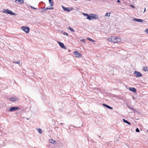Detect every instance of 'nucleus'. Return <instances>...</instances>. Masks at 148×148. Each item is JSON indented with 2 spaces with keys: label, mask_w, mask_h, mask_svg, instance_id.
Instances as JSON below:
<instances>
[{
  "label": "nucleus",
  "mask_w": 148,
  "mask_h": 148,
  "mask_svg": "<svg viewBox=\"0 0 148 148\" xmlns=\"http://www.w3.org/2000/svg\"><path fill=\"white\" fill-rule=\"evenodd\" d=\"M108 40L109 41L112 42L117 43L120 42L121 40V39L119 37H116L114 36H112L109 38Z\"/></svg>",
  "instance_id": "nucleus-1"
},
{
  "label": "nucleus",
  "mask_w": 148,
  "mask_h": 148,
  "mask_svg": "<svg viewBox=\"0 0 148 148\" xmlns=\"http://www.w3.org/2000/svg\"><path fill=\"white\" fill-rule=\"evenodd\" d=\"M2 12L8 14L12 15H16L15 13H14L12 11L8 9H3L2 10Z\"/></svg>",
  "instance_id": "nucleus-2"
},
{
  "label": "nucleus",
  "mask_w": 148,
  "mask_h": 148,
  "mask_svg": "<svg viewBox=\"0 0 148 148\" xmlns=\"http://www.w3.org/2000/svg\"><path fill=\"white\" fill-rule=\"evenodd\" d=\"M22 29L27 33H28L30 29L28 26H22L21 27Z\"/></svg>",
  "instance_id": "nucleus-3"
},
{
  "label": "nucleus",
  "mask_w": 148,
  "mask_h": 148,
  "mask_svg": "<svg viewBox=\"0 0 148 148\" xmlns=\"http://www.w3.org/2000/svg\"><path fill=\"white\" fill-rule=\"evenodd\" d=\"M62 8L63 10L68 12H70L72 10H73V8H66L63 6H62Z\"/></svg>",
  "instance_id": "nucleus-4"
},
{
  "label": "nucleus",
  "mask_w": 148,
  "mask_h": 148,
  "mask_svg": "<svg viewBox=\"0 0 148 148\" xmlns=\"http://www.w3.org/2000/svg\"><path fill=\"white\" fill-rule=\"evenodd\" d=\"M74 54L75 56L76 57L80 58L82 56L81 53H79L77 51H75L74 52Z\"/></svg>",
  "instance_id": "nucleus-5"
},
{
  "label": "nucleus",
  "mask_w": 148,
  "mask_h": 148,
  "mask_svg": "<svg viewBox=\"0 0 148 148\" xmlns=\"http://www.w3.org/2000/svg\"><path fill=\"white\" fill-rule=\"evenodd\" d=\"M18 109H19L18 107H11L9 110V111L10 112H13L16 110Z\"/></svg>",
  "instance_id": "nucleus-6"
},
{
  "label": "nucleus",
  "mask_w": 148,
  "mask_h": 148,
  "mask_svg": "<svg viewBox=\"0 0 148 148\" xmlns=\"http://www.w3.org/2000/svg\"><path fill=\"white\" fill-rule=\"evenodd\" d=\"M134 74L136 76V77H139L142 76V74L140 72L137 71H135L134 73Z\"/></svg>",
  "instance_id": "nucleus-7"
},
{
  "label": "nucleus",
  "mask_w": 148,
  "mask_h": 148,
  "mask_svg": "<svg viewBox=\"0 0 148 148\" xmlns=\"http://www.w3.org/2000/svg\"><path fill=\"white\" fill-rule=\"evenodd\" d=\"M90 15L92 16V19H94L95 20H96L98 19L99 18L97 14H91Z\"/></svg>",
  "instance_id": "nucleus-8"
},
{
  "label": "nucleus",
  "mask_w": 148,
  "mask_h": 148,
  "mask_svg": "<svg viewBox=\"0 0 148 148\" xmlns=\"http://www.w3.org/2000/svg\"><path fill=\"white\" fill-rule=\"evenodd\" d=\"M58 42L62 48L64 49H66V48L65 45L63 43L59 41H58Z\"/></svg>",
  "instance_id": "nucleus-9"
},
{
  "label": "nucleus",
  "mask_w": 148,
  "mask_h": 148,
  "mask_svg": "<svg viewBox=\"0 0 148 148\" xmlns=\"http://www.w3.org/2000/svg\"><path fill=\"white\" fill-rule=\"evenodd\" d=\"M133 20L134 21L138 22H143V21H144L143 20L139 19H138L135 18H134V19H133Z\"/></svg>",
  "instance_id": "nucleus-10"
},
{
  "label": "nucleus",
  "mask_w": 148,
  "mask_h": 148,
  "mask_svg": "<svg viewBox=\"0 0 148 148\" xmlns=\"http://www.w3.org/2000/svg\"><path fill=\"white\" fill-rule=\"evenodd\" d=\"M15 1L16 3L19 4L23 3L24 2L23 0H15Z\"/></svg>",
  "instance_id": "nucleus-11"
},
{
  "label": "nucleus",
  "mask_w": 148,
  "mask_h": 148,
  "mask_svg": "<svg viewBox=\"0 0 148 148\" xmlns=\"http://www.w3.org/2000/svg\"><path fill=\"white\" fill-rule=\"evenodd\" d=\"M103 105L105 106L108 109H113L112 108L110 107V106L108 105L107 104H106L105 103H103Z\"/></svg>",
  "instance_id": "nucleus-12"
},
{
  "label": "nucleus",
  "mask_w": 148,
  "mask_h": 148,
  "mask_svg": "<svg viewBox=\"0 0 148 148\" xmlns=\"http://www.w3.org/2000/svg\"><path fill=\"white\" fill-rule=\"evenodd\" d=\"M129 90L134 92H136V89L134 87L130 88Z\"/></svg>",
  "instance_id": "nucleus-13"
},
{
  "label": "nucleus",
  "mask_w": 148,
  "mask_h": 148,
  "mask_svg": "<svg viewBox=\"0 0 148 148\" xmlns=\"http://www.w3.org/2000/svg\"><path fill=\"white\" fill-rule=\"evenodd\" d=\"M17 100V98L16 97H11L9 101H13Z\"/></svg>",
  "instance_id": "nucleus-14"
},
{
  "label": "nucleus",
  "mask_w": 148,
  "mask_h": 148,
  "mask_svg": "<svg viewBox=\"0 0 148 148\" xmlns=\"http://www.w3.org/2000/svg\"><path fill=\"white\" fill-rule=\"evenodd\" d=\"M123 121L124 123H126L129 125H130L131 124V123L130 122H129L127 120H125V119H123Z\"/></svg>",
  "instance_id": "nucleus-15"
},
{
  "label": "nucleus",
  "mask_w": 148,
  "mask_h": 148,
  "mask_svg": "<svg viewBox=\"0 0 148 148\" xmlns=\"http://www.w3.org/2000/svg\"><path fill=\"white\" fill-rule=\"evenodd\" d=\"M49 1V2L50 3V5L51 6H52L53 5V3L52 0H48Z\"/></svg>",
  "instance_id": "nucleus-16"
},
{
  "label": "nucleus",
  "mask_w": 148,
  "mask_h": 148,
  "mask_svg": "<svg viewBox=\"0 0 148 148\" xmlns=\"http://www.w3.org/2000/svg\"><path fill=\"white\" fill-rule=\"evenodd\" d=\"M86 18L89 20H91L92 19V16L88 14Z\"/></svg>",
  "instance_id": "nucleus-17"
},
{
  "label": "nucleus",
  "mask_w": 148,
  "mask_h": 148,
  "mask_svg": "<svg viewBox=\"0 0 148 148\" xmlns=\"http://www.w3.org/2000/svg\"><path fill=\"white\" fill-rule=\"evenodd\" d=\"M49 142L51 143L54 144V143L56 142V141L55 140H53V139H50Z\"/></svg>",
  "instance_id": "nucleus-18"
},
{
  "label": "nucleus",
  "mask_w": 148,
  "mask_h": 148,
  "mask_svg": "<svg viewBox=\"0 0 148 148\" xmlns=\"http://www.w3.org/2000/svg\"><path fill=\"white\" fill-rule=\"evenodd\" d=\"M127 107L129 109H130L131 110H132L133 111H136V110H134V108L131 106L130 107L129 106H127Z\"/></svg>",
  "instance_id": "nucleus-19"
},
{
  "label": "nucleus",
  "mask_w": 148,
  "mask_h": 148,
  "mask_svg": "<svg viewBox=\"0 0 148 148\" xmlns=\"http://www.w3.org/2000/svg\"><path fill=\"white\" fill-rule=\"evenodd\" d=\"M68 29L70 31L72 32H74L75 31L74 30V29L72 28H71V27H69L68 28Z\"/></svg>",
  "instance_id": "nucleus-20"
},
{
  "label": "nucleus",
  "mask_w": 148,
  "mask_h": 148,
  "mask_svg": "<svg viewBox=\"0 0 148 148\" xmlns=\"http://www.w3.org/2000/svg\"><path fill=\"white\" fill-rule=\"evenodd\" d=\"M111 13L110 12L107 13L105 15V16H108V17H110V14Z\"/></svg>",
  "instance_id": "nucleus-21"
},
{
  "label": "nucleus",
  "mask_w": 148,
  "mask_h": 148,
  "mask_svg": "<svg viewBox=\"0 0 148 148\" xmlns=\"http://www.w3.org/2000/svg\"><path fill=\"white\" fill-rule=\"evenodd\" d=\"M143 69L145 71H148V68L147 67H144Z\"/></svg>",
  "instance_id": "nucleus-22"
},
{
  "label": "nucleus",
  "mask_w": 148,
  "mask_h": 148,
  "mask_svg": "<svg viewBox=\"0 0 148 148\" xmlns=\"http://www.w3.org/2000/svg\"><path fill=\"white\" fill-rule=\"evenodd\" d=\"M38 131L39 133L40 134H42V130L40 128L38 129Z\"/></svg>",
  "instance_id": "nucleus-23"
},
{
  "label": "nucleus",
  "mask_w": 148,
  "mask_h": 148,
  "mask_svg": "<svg viewBox=\"0 0 148 148\" xmlns=\"http://www.w3.org/2000/svg\"><path fill=\"white\" fill-rule=\"evenodd\" d=\"M87 39L88 40H89L91 42H95V41L94 40H92V38H87Z\"/></svg>",
  "instance_id": "nucleus-24"
},
{
  "label": "nucleus",
  "mask_w": 148,
  "mask_h": 148,
  "mask_svg": "<svg viewBox=\"0 0 148 148\" xmlns=\"http://www.w3.org/2000/svg\"><path fill=\"white\" fill-rule=\"evenodd\" d=\"M29 7H30L31 8H32V9H33L37 10L38 9L37 8H35L34 7L32 6L31 5H30L29 6Z\"/></svg>",
  "instance_id": "nucleus-25"
},
{
  "label": "nucleus",
  "mask_w": 148,
  "mask_h": 148,
  "mask_svg": "<svg viewBox=\"0 0 148 148\" xmlns=\"http://www.w3.org/2000/svg\"><path fill=\"white\" fill-rule=\"evenodd\" d=\"M62 32H63V34L65 35H66V36H68L69 35V34L66 32H63V31H62Z\"/></svg>",
  "instance_id": "nucleus-26"
},
{
  "label": "nucleus",
  "mask_w": 148,
  "mask_h": 148,
  "mask_svg": "<svg viewBox=\"0 0 148 148\" xmlns=\"http://www.w3.org/2000/svg\"><path fill=\"white\" fill-rule=\"evenodd\" d=\"M13 63H15V64H19L20 63V61H13Z\"/></svg>",
  "instance_id": "nucleus-27"
},
{
  "label": "nucleus",
  "mask_w": 148,
  "mask_h": 148,
  "mask_svg": "<svg viewBox=\"0 0 148 148\" xmlns=\"http://www.w3.org/2000/svg\"><path fill=\"white\" fill-rule=\"evenodd\" d=\"M136 132H140V130L138 128H137L136 129Z\"/></svg>",
  "instance_id": "nucleus-28"
},
{
  "label": "nucleus",
  "mask_w": 148,
  "mask_h": 148,
  "mask_svg": "<svg viewBox=\"0 0 148 148\" xmlns=\"http://www.w3.org/2000/svg\"><path fill=\"white\" fill-rule=\"evenodd\" d=\"M47 8H45V7H43V8H41V9H42V10H47L49 9H47Z\"/></svg>",
  "instance_id": "nucleus-29"
},
{
  "label": "nucleus",
  "mask_w": 148,
  "mask_h": 148,
  "mask_svg": "<svg viewBox=\"0 0 148 148\" xmlns=\"http://www.w3.org/2000/svg\"><path fill=\"white\" fill-rule=\"evenodd\" d=\"M83 14H84V15L85 16L87 17V16L88 15V14H87V13H83Z\"/></svg>",
  "instance_id": "nucleus-30"
},
{
  "label": "nucleus",
  "mask_w": 148,
  "mask_h": 148,
  "mask_svg": "<svg viewBox=\"0 0 148 148\" xmlns=\"http://www.w3.org/2000/svg\"><path fill=\"white\" fill-rule=\"evenodd\" d=\"M145 32L148 34V29H146L145 30Z\"/></svg>",
  "instance_id": "nucleus-31"
},
{
  "label": "nucleus",
  "mask_w": 148,
  "mask_h": 148,
  "mask_svg": "<svg viewBox=\"0 0 148 148\" xmlns=\"http://www.w3.org/2000/svg\"><path fill=\"white\" fill-rule=\"evenodd\" d=\"M83 42H85V40L84 39H83L81 40Z\"/></svg>",
  "instance_id": "nucleus-32"
},
{
  "label": "nucleus",
  "mask_w": 148,
  "mask_h": 148,
  "mask_svg": "<svg viewBox=\"0 0 148 148\" xmlns=\"http://www.w3.org/2000/svg\"><path fill=\"white\" fill-rule=\"evenodd\" d=\"M53 9V8H48L47 7V9Z\"/></svg>",
  "instance_id": "nucleus-33"
},
{
  "label": "nucleus",
  "mask_w": 148,
  "mask_h": 148,
  "mask_svg": "<svg viewBox=\"0 0 148 148\" xmlns=\"http://www.w3.org/2000/svg\"><path fill=\"white\" fill-rule=\"evenodd\" d=\"M130 6H131L132 8H134L135 7L133 5H130Z\"/></svg>",
  "instance_id": "nucleus-34"
},
{
  "label": "nucleus",
  "mask_w": 148,
  "mask_h": 148,
  "mask_svg": "<svg viewBox=\"0 0 148 148\" xmlns=\"http://www.w3.org/2000/svg\"><path fill=\"white\" fill-rule=\"evenodd\" d=\"M117 1L118 3H120L121 2V1L119 0H117Z\"/></svg>",
  "instance_id": "nucleus-35"
},
{
  "label": "nucleus",
  "mask_w": 148,
  "mask_h": 148,
  "mask_svg": "<svg viewBox=\"0 0 148 148\" xmlns=\"http://www.w3.org/2000/svg\"><path fill=\"white\" fill-rule=\"evenodd\" d=\"M146 8H145L144 10V12H143V13H144L146 11Z\"/></svg>",
  "instance_id": "nucleus-36"
},
{
  "label": "nucleus",
  "mask_w": 148,
  "mask_h": 148,
  "mask_svg": "<svg viewBox=\"0 0 148 148\" xmlns=\"http://www.w3.org/2000/svg\"><path fill=\"white\" fill-rule=\"evenodd\" d=\"M40 12H45V11H42V10H41V11H40Z\"/></svg>",
  "instance_id": "nucleus-37"
},
{
  "label": "nucleus",
  "mask_w": 148,
  "mask_h": 148,
  "mask_svg": "<svg viewBox=\"0 0 148 148\" xmlns=\"http://www.w3.org/2000/svg\"><path fill=\"white\" fill-rule=\"evenodd\" d=\"M60 124L62 125H64V124L63 123H60Z\"/></svg>",
  "instance_id": "nucleus-38"
},
{
  "label": "nucleus",
  "mask_w": 148,
  "mask_h": 148,
  "mask_svg": "<svg viewBox=\"0 0 148 148\" xmlns=\"http://www.w3.org/2000/svg\"><path fill=\"white\" fill-rule=\"evenodd\" d=\"M135 97H133V99H135Z\"/></svg>",
  "instance_id": "nucleus-39"
},
{
  "label": "nucleus",
  "mask_w": 148,
  "mask_h": 148,
  "mask_svg": "<svg viewBox=\"0 0 148 148\" xmlns=\"http://www.w3.org/2000/svg\"><path fill=\"white\" fill-rule=\"evenodd\" d=\"M70 51V50H69V51Z\"/></svg>",
  "instance_id": "nucleus-40"
},
{
  "label": "nucleus",
  "mask_w": 148,
  "mask_h": 148,
  "mask_svg": "<svg viewBox=\"0 0 148 148\" xmlns=\"http://www.w3.org/2000/svg\"><path fill=\"white\" fill-rule=\"evenodd\" d=\"M147 132H148V130H147Z\"/></svg>",
  "instance_id": "nucleus-41"
},
{
  "label": "nucleus",
  "mask_w": 148,
  "mask_h": 148,
  "mask_svg": "<svg viewBox=\"0 0 148 148\" xmlns=\"http://www.w3.org/2000/svg\"><path fill=\"white\" fill-rule=\"evenodd\" d=\"M27 119L28 120V119H28V118H27Z\"/></svg>",
  "instance_id": "nucleus-42"
}]
</instances>
